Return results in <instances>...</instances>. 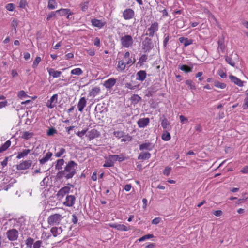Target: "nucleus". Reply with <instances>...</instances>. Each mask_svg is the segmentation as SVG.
<instances>
[{"instance_id": "nucleus-1", "label": "nucleus", "mask_w": 248, "mask_h": 248, "mask_svg": "<svg viewBox=\"0 0 248 248\" xmlns=\"http://www.w3.org/2000/svg\"><path fill=\"white\" fill-rule=\"evenodd\" d=\"M77 164L73 160H70L66 164L64 170H61L57 172L56 178L58 179H61L65 177L66 179L72 178L76 173L75 167Z\"/></svg>"}, {"instance_id": "nucleus-2", "label": "nucleus", "mask_w": 248, "mask_h": 248, "mask_svg": "<svg viewBox=\"0 0 248 248\" xmlns=\"http://www.w3.org/2000/svg\"><path fill=\"white\" fill-rule=\"evenodd\" d=\"M63 217L60 214H54L50 216L47 218V222L50 225H58Z\"/></svg>"}, {"instance_id": "nucleus-3", "label": "nucleus", "mask_w": 248, "mask_h": 248, "mask_svg": "<svg viewBox=\"0 0 248 248\" xmlns=\"http://www.w3.org/2000/svg\"><path fill=\"white\" fill-rule=\"evenodd\" d=\"M120 41L122 46L125 48L131 46L133 44V39L130 35H124L120 38Z\"/></svg>"}, {"instance_id": "nucleus-4", "label": "nucleus", "mask_w": 248, "mask_h": 248, "mask_svg": "<svg viewBox=\"0 0 248 248\" xmlns=\"http://www.w3.org/2000/svg\"><path fill=\"white\" fill-rule=\"evenodd\" d=\"M154 47V44L151 38L146 37L142 42V49L145 53H149Z\"/></svg>"}, {"instance_id": "nucleus-5", "label": "nucleus", "mask_w": 248, "mask_h": 248, "mask_svg": "<svg viewBox=\"0 0 248 248\" xmlns=\"http://www.w3.org/2000/svg\"><path fill=\"white\" fill-rule=\"evenodd\" d=\"M8 239L10 241H14L17 240L19 235L18 231L14 228L9 229L6 232Z\"/></svg>"}, {"instance_id": "nucleus-6", "label": "nucleus", "mask_w": 248, "mask_h": 248, "mask_svg": "<svg viewBox=\"0 0 248 248\" xmlns=\"http://www.w3.org/2000/svg\"><path fill=\"white\" fill-rule=\"evenodd\" d=\"M158 23L155 21L154 23L151 24L150 27L148 29L147 31L148 33L147 32L146 35L152 37L155 35V33L158 31Z\"/></svg>"}, {"instance_id": "nucleus-7", "label": "nucleus", "mask_w": 248, "mask_h": 248, "mask_svg": "<svg viewBox=\"0 0 248 248\" xmlns=\"http://www.w3.org/2000/svg\"><path fill=\"white\" fill-rule=\"evenodd\" d=\"M225 60L228 64L234 67L235 62L239 61V57L237 54L232 53L230 56H226Z\"/></svg>"}, {"instance_id": "nucleus-8", "label": "nucleus", "mask_w": 248, "mask_h": 248, "mask_svg": "<svg viewBox=\"0 0 248 248\" xmlns=\"http://www.w3.org/2000/svg\"><path fill=\"white\" fill-rule=\"evenodd\" d=\"M134 16L135 12L131 8L126 9L123 12V17L125 20H130L134 17Z\"/></svg>"}, {"instance_id": "nucleus-9", "label": "nucleus", "mask_w": 248, "mask_h": 248, "mask_svg": "<svg viewBox=\"0 0 248 248\" xmlns=\"http://www.w3.org/2000/svg\"><path fill=\"white\" fill-rule=\"evenodd\" d=\"M32 163V162L31 160L24 161L16 165V169L19 170L28 169L31 166Z\"/></svg>"}, {"instance_id": "nucleus-10", "label": "nucleus", "mask_w": 248, "mask_h": 248, "mask_svg": "<svg viewBox=\"0 0 248 248\" xmlns=\"http://www.w3.org/2000/svg\"><path fill=\"white\" fill-rule=\"evenodd\" d=\"M109 226L111 228H115L118 231H127L130 229V227H127L124 224H120L117 223H110Z\"/></svg>"}, {"instance_id": "nucleus-11", "label": "nucleus", "mask_w": 248, "mask_h": 248, "mask_svg": "<svg viewBox=\"0 0 248 248\" xmlns=\"http://www.w3.org/2000/svg\"><path fill=\"white\" fill-rule=\"evenodd\" d=\"M75 197L74 195H67L63 204L67 207H72L75 203Z\"/></svg>"}, {"instance_id": "nucleus-12", "label": "nucleus", "mask_w": 248, "mask_h": 248, "mask_svg": "<svg viewBox=\"0 0 248 248\" xmlns=\"http://www.w3.org/2000/svg\"><path fill=\"white\" fill-rule=\"evenodd\" d=\"M116 79L114 78H109L104 81V86L107 89H110L116 84Z\"/></svg>"}, {"instance_id": "nucleus-13", "label": "nucleus", "mask_w": 248, "mask_h": 248, "mask_svg": "<svg viewBox=\"0 0 248 248\" xmlns=\"http://www.w3.org/2000/svg\"><path fill=\"white\" fill-rule=\"evenodd\" d=\"M149 122L150 119L149 118H144L140 119L137 123L139 127L144 128L149 124Z\"/></svg>"}, {"instance_id": "nucleus-14", "label": "nucleus", "mask_w": 248, "mask_h": 248, "mask_svg": "<svg viewBox=\"0 0 248 248\" xmlns=\"http://www.w3.org/2000/svg\"><path fill=\"white\" fill-rule=\"evenodd\" d=\"M99 136V132L95 129H92L91 131L88 132V135H87L90 140L94 139L95 138L98 137Z\"/></svg>"}, {"instance_id": "nucleus-15", "label": "nucleus", "mask_w": 248, "mask_h": 248, "mask_svg": "<svg viewBox=\"0 0 248 248\" xmlns=\"http://www.w3.org/2000/svg\"><path fill=\"white\" fill-rule=\"evenodd\" d=\"M161 119V125L164 129L170 130L171 127L168 120L163 116Z\"/></svg>"}, {"instance_id": "nucleus-16", "label": "nucleus", "mask_w": 248, "mask_h": 248, "mask_svg": "<svg viewBox=\"0 0 248 248\" xmlns=\"http://www.w3.org/2000/svg\"><path fill=\"white\" fill-rule=\"evenodd\" d=\"M147 74L144 70H140L136 74V79L141 82L143 81L146 78Z\"/></svg>"}, {"instance_id": "nucleus-17", "label": "nucleus", "mask_w": 248, "mask_h": 248, "mask_svg": "<svg viewBox=\"0 0 248 248\" xmlns=\"http://www.w3.org/2000/svg\"><path fill=\"white\" fill-rule=\"evenodd\" d=\"M229 78L232 82L234 83L237 86L239 87H242L243 86V81L237 78L236 77L233 75H230L229 76Z\"/></svg>"}, {"instance_id": "nucleus-18", "label": "nucleus", "mask_w": 248, "mask_h": 248, "mask_svg": "<svg viewBox=\"0 0 248 248\" xmlns=\"http://www.w3.org/2000/svg\"><path fill=\"white\" fill-rule=\"evenodd\" d=\"M70 190V188L69 186H64L58 191L57 196L62 198L65 194L69 193Z\"/></svg>"}, {"instance_id": "nucleus-19", "label": "nucleus", "mask_w": 248, "mask_h": 248, "mask_svg": "<svg viewBox=\"0 0 248 248\" xmlns=\"http://www.w3.org/2000/svg\"><path fill=\"white\" fill-rule=\"evenodd\" d=\"M154 148V145L150 142H145L140 145L139 149L140 151L146 150L151 151Z\"/></svg>"}, {"instance_id": "nucleus-20", "label": "nucleus", "mask_w": 248, "mask_h": 248, "mask_svg": "<svg viewBox=\"0 0 248 248\" xmlns=\"http://www.w3.org/2000/svg\"><path fill=\"white\" fill-rule=\"evenodd\" d=\"M86 99L85 97H81L79 99L78 104V107L79 111L82 112L83 111L84 108L86 105Z\"/></svg>"}, {"instance_id": "nucleus-21", "label": "nucleus", "mask_w": 248, "mask_h": 248, "mask_svg": "<svg viewBox=\"0 0 248 248\" xmlns=\"http://www.w3.org/2000/svg\"><path fill=\"white\" fill-rule=\"evenodd\" d=\"M92 25L99 28H102L106 24V22H102L100 20L94 18L91 20Z\"/></svg>"}, {"instance_id": "nucleus-22", "label": "nucleus", "mask_w": 248, "mask_h": 248, "mask_svg": "<svg viewBox=\"0 0 248 248\" xmlns=\"http://www.w3.org/2000/svg\"><path fill=\"white\" fill-rule=\"evenodd\" d=\"M50 231L53 236L56 237L62 232V230L61 227H53L51 228Z\"/></svg>"}, {"instance_id": "nucleus-23", "label": "nucleus", "mask_w": 248, "mask_h": 248, "mask_svg": "<svg viewBox=\"0 0 248 248\" xmlns=\"http://www.w3.org/2000/svg\"><path fill=\"white\" fill-rule=\"evenodd\" d=\"M50 76H52L54 78L60 77L62 72L61 71L55 70L54 69L50 68L48 70Z\"/></svg>"}, {"instance_id": "nucleus-24", "label": "nucleus", "mask_w": 248, "mask_h": 248, "mask_svg": "<svg viewBox=\"0 0 248 248\" xmlns=\"http://www.w3.org/2000/svg\"><path fill=\"white\" fill-rule=\"evenodd\" d=\"M56 12L60 16H64L66 15H73V13L70 11L69 9H61L56 11Z\"/></svg>"}, {"instance_id": "nucleus-25", "label": "nucleus", "mask_w": 248, "mask_h": 248, "mask_svg": "<svg viewBox=\"0 0 248 248\" xmlns=\"http://www.w3.org/2000/svg\"><path fill=\"white\" fill-rule=\"evenodd\" d=\"M52 155L53 154L51 152H47L44 157H43L42 159L39 160L40 164H44L45 163H46L51 158V157L52 156Z\"/></svg>"}, {"instance_id": "nucleus-26", "label": "nucleus", "mask_w": 248, "mask_h": 248, "mask_svg": "<svg viewBox=\"0 0 248 248\" xmlns=\"http://www.w3.org/2000/svg\"><path fill=\"white\" fill-rule=\"evenodd\" d=\"M110 158L113 162L118 161L119 162H122L125 159V157L124 156V155H110Z\"/></svg>"}, {"instance_id": "nucleus-27", "label": "nucleus", "mask_w": 248, "mask_h": 248, "mask_svg": "<svg viewBox=\"0 0 248 248\" xmlns=\"http://www.w3.org/2000/svg\"><path fill=\"white\" fill-rule=\"evenodd\" d=\"M179 40L181 43L184 44L185 47L189 46L193 43V41L191 39H188L185 37H180L179 38Z\"/></svg>"}, {"instance_id": "nucleus-28", "label": "nucleus", "mask_w": 248, "mask_h": 248, "mask_svg": "<svg viewBox=\"0 0 248 248\" xmlns=\"http://www.w3.org/2000/svg\"><path fill=\"white\" fill-rule=\"evenodd\" d=\"M151 155L149 152H142L138 156L139 160H145L151 157Z\"/></svg>"}, {"instance_id": "nucleus-29", "label": "nucleus", "mask_w": 248, "mask_h": 248, "mask_svg": "<svg viewBox=\"0 0 248 248\" xmlns=\"http://www.w3.org/2000/svg\"><path fill=\"white\" fill-rule=\"evenodd\" d=\"M31 152L30 149H24L21 152H19L16 156V158L21 159L27 156Z\"/></svg>"}, {"instance_id": "nucleus-30", "label": "nucleus", "mask_w": 248, "mask_h": 248, "mask_svg": "<svg viewBox=\"0 0 248 248\" xmlns=\"http://www.w3.org/2000/svg\"><path fill=\"white\" fill-rule=\"evenodd\" d=\"M179 68L185 72L188 73L192 72L193 66H192L190 67L188 65L183 64L180 65Z\"/></svg>"}, {"instance_id": "nucleus-31", "label": "nucleus", "mask_w": 248, "mask_h": 248, "mask_svg": "<svg viewBox=\"0 0 248 248\" xmlns=\"http://www.w3.org/2000/svg\"><path fill=\"white\" fill-rule=\"evenodd\" d=\"M130 100L132 104L135 105L137 104L141 100V98L137 94H134L131 97Z\"/></svg>"}, {"instance_id": "nucleus-32", "label": "nucleus", "mask_w": 248, "mask_h": 248, "mask_svg": "<svg viewBox=\"0 0 248 248\" xmlns=\"http://www.w3.org/2000/svg\"><path fill=\"white\" fill-rule=\"evenodd\" d=\"M100 91V89L99 87H94L92 89V90L89 93V95L90 96L93 97H94L96 95H97Z\"/></svg>"}, {"instance_id": "nucleus-33", "label": "nucleus", "mask_w": 248, "mask_h": 248, "mask_svg": "<svg viewBox=\"0 0 248 248\" xmlns=\"http://www.w3.org/2000/svg\"><path fill=\"white\" fill-rule=\"evenodd\" d=\"M11 145L10 140L6 141L1 147H0V153L6 151Z\"/></svg>"}, {"instance_id": "nucleus-34", "label": "nucleus", "mask_w": 248, "mask_h": 248, "mask_svg": "<svg viewBox=\"0 0 248 248\" xmlns=\"http://www.w3.org/2000/svg\"><path fill=\"white\" fill-rule=\"evenodd\" d=\"M64 160L63 159H59L57 160V163L55 165V169L57 170H62V166L63 165Z\"/></svg>"}, {"instance_id": "nucleus-35", "label": "nucleus", "mask_w": 248, "mask_h": 248, "mask_svg": "<svg viewBox=\"0 0 248 248\" xmlns=\"http://www.w3.org/2000/svg\"><path fill=\"white\" fill-rule=\"evenodd\" d=\"M164 40H163V47L164 48L167 47V45L168 44L170 38V36L169 33H165L164 34Z\"/></svg>"}, {"instance_id": "nucleus-36", "label": "nucleus", "mask_w": 248, "mask_h": 248, "mask_svg": "<svg viewBox=\"0 0 248 248\" xmlns=\"http://www.w3.org/2000/svg\"><path fill=\"white\" fill-rule=\"evenodd\" d=\"M140 86V84L133 85L131 83H126L125 84V87L131 90L139 89Z\"/></svg>"}, {"instance_id": "nucleus-37", "label": "nucleus", "mask_w": 248, "mask_h": 248, "mask_svg": "<svg viewBox=\"0 0 248 248\" xmlns=\"http://www.w3.org/2000/svg\"><path fill=\"white\" fill-rule=\"evenodd\" d=\"M114 163L113 161L110 158V156L109 155L108 160L105 161L103 165V167L106 168L113 167L114 166Z\"/></svg>"}, {"instance_id": "nucleus-38", "label": "nucleus", "mask_w": 248, "mask_h": 248, "mask_svg": "<svg viewBox=\"0 0 248 248\" xmlns=\"http://www.w3.org/2000/svg\"><path fill=\"white\" fill-rule=\"evenodd\" d=\"M34 240L33 238L28 237L25 240V245L27 246V247L31 248L32 247V245H33L34 243Z\"/></svg>"}, {"instance_id": "nucleus-39", "label": "nucleus", "mask_w": 248, "mask_h": 248, "mask_svg": "<svg viewBox=\"0 0 248 248\" xmlns=\"http://www.w3.org/2000/svg\"><path fill=\"white\" fill-rule=\"evenodd\" d=\"M33 136V133L29 132L28 131H24L21 136V138L25 140H29L32 138Z\"/></svg>"}, {"instance_id": "nucleus-40", "label": "nucleus", "mask_w": 248, "mask_h": 248, "mask_svg": "<svg viewBox=\"0 0 248 248\" xmlns=\"http://www.w3.org/2000/svg\"><path fill=\"white\" fill-rule=\"evenodd\" d=\"M65 153V149L63 148H61L59 149V151L55 153L54 155L56 157H60Z\"/></svg>"}, {"instance_id": "nucleus-41", "label": "nucleus", "mask_w": 248, "mask_h": 248, "mask_svg": "<svg viewBox=\"0 0 248 248\" xmlns=\"http://www.w3.org/2000/svg\"><path fill=\"white\" fill-rule=\"evenodd\" d=\"M147 59L148 56L147 55L142 54L139 59L138 64H140L141 66L144 62L147 61Z\"/></svg>"}, {"instance_id": "nucleus-42", "label": "nucleus", "mask_w": 248, "mask_h": 248, "mask_svg": "<svg viewBox=\"0 0 248 248\" xmlns=\"http://www.w3.org/2000/svg\"><path fill=\"white\" fill-rule=\"evenodd\" d=\"M170 138V134L167 131H165L162 135V139L164 141H169Z\"/></svg>"}, {"instance_id": "nucleus-43", "label": "nucleus", "mask_w": 248, "mask_h": 248, "mask_svg": "<svg viewBox=\"0 0 248 248\" xmlns=\"http://www.w3.org/2000/svg\"><path fill=\"white\" fill-rule=\"evenodd\" d=\"M57 7V3L55 0H48L47 7L49 9H54Z\"/></svg>"}, {"instance_id": "nucleus-44", "label": "nucleus", "mask_w": 248, "mask_h": 248, "mask_svg": "<svg viewBox=\"0 0 248 248\" xmlns=\"http://www.w3.org/2000/svg\"><path fill=\"white\" fill-rule=\"evenodd\" d=\"M214 85L215 87L220 89H224L226 86V85L225 83H221L217 80H215L214 81Z\"/></svg>"}, {"instance_id": "nucleus-45", "label": "nucleus", "mask_w": 248, "mask_h": 248, "mask_svg": "<svg viewBox=\"0 0 248 248\" xmlns=\"http://www.w3.org/2000/svg\"><path fill=\"white\" fill-rule=\"evenodd\" d=\"M218 50H221V51H223L225 48V45L223 43V39H219L218 41Z\"/></svg>"}, {"instance_id": "nucleus-46", "label": "nucleus", "mask_w": 248, "mask_h": 248, "mask_svg": "<svg viewBox=\"0 0 248 248\" xmlns=\"http://www.w3.org/2000/svg\"><path fill=\"white\" fill-rule=\"evenodd\" d=\"M186 84L188 85L191 90H195L196 86L193 81L190 79L186 80L185 82Z\"/></svg>"}, {"instance_id": "nucleus-47", "label": "nucleus", "mask_w": 248, "mask_h": 248, "mask_svg": "<svg viewBox=\"0 0 248 248\" xmlns=\"http://www.w3.org/2000/svg\"><path fill=\"white\" fill-rule=\"evenodd\" d=\"M71 73L73 75H76L79 76V75H81L82 74L83 71H82V70L80 68H75V69H73L71 71Z\"/></svg>"}, {"instance_id": "nucleus-48", "label": "nucleus", "mask_w": 248, "mask_h": 248, "mask_svg": "<svg viewBox=\"0 0 248 248\" xmlns=\"http://www.w3.org/2000/svg\"><path fill=\"white\" fill-rule=\"evenodd\" d=\"M89 3V1H87L80 4V7L82 11H85L88 9Z\"/></svg>"}, {"instance_id": "nucleus-49", "label": "nucleus", "mask_w": 248, "mask_h": 248, "mask_svg": "<svg viewBox=\"0 0 248 248\" xmlns=\"http://www.w3.org/2000/svg\"><path fill=\"white\" fill-rule=\"evenodd\" d=\"M154 237V236L153 234H148L145 235L141 237V238H140L139 239V242L143 241H144V240H145L146 239L153 238Z\"/></svg>"}, {"instance_id": "nucleus-50", "label": "nucleus", "mask_w": 248, "mask_h": 248, "mask_svg": "<svg viewBox=\"0 0 248 248\" xmlns=\"http://www.w3.org/2000/svg\"><path fill=\"white\" fill-rule=\"evenodd\" d=\"M41 58L40 57L37 56L36 57L35 59L33 61L32 67L33 68H35L37 67L38 66L39 63L41 62Z\"/></svg>"}, {"instance_id": "nucleus-51", "label": "nucleus", "mask_w": 248, "mask_h": 248, "mask_svg": "<svg viewBox=\"0 0 248 248\" xmlns=\"http://www.w3.org/2000/svg\"><path fill=\"white\" fill-rule=\"evenodd\" d=\"M124 133L123 131H117L113 132V135L117 138H121L124 137Z\"/></svg>"}, {"instance_id": "nucleus-52", "label": "nucleus", "mask_w": 248, "mask_h": 248, "mask_svg": "<svg viewBox=\"0 0 248 248\" xmlns=\"http://www.w3.org/2000/svg\"><path fill=\"white\" fill-rule=\"evenodd\" d=\"M58 14L57 13L55 12H50L47 16L46 17V20L49 21L52 18H55L56 17V14Z\"/></svg>"}, {"instance_id": "nucleus-53", "label": "nucleus", "mask_w": 248, "mask_h": 248, "mask_svg": "<svg viewBox=\"0 0 248 248\" xmlns=\"http://www.w3.org/2000/svg\"><path fill=\"white\" fill-rule=\"evenodd\" d=\"M103 108V106L101 104H98L96 106L94 111L96 113H102L103 112L102 108Z\"/></svg>"}, {"instance_id": "nucleus-54", "label": "nucleus", "mask_w": 248, "mask_h": 248, "mask_svg": "<svg viewBox=\"0 0 248 248\" xmlns=\"http://www.w3.org/2000/svg\"><path fill=\"white\" fill-rule=\"evenodd\" d=\"M171 170V168L169 166H167L163 171V173L164 175L169 176L170 172Z\"/></svg>"}, {"instance_id": "nucleus-55", "label": "nucleus", "mask_w": 248, "mask_h": 248, "mask_svg": "<svg viewBox=\"0 0 248 248\" xmlns=\"http://www.w3.org/2000/svg\"><path fill=\"white\" fill-rule=\"evenodd\" d=\"M57 99H58V94H55L52 96H51L50 99L48 101V102L54 103L55 104H57Z\"/></svg>"}, {"instance_id": "nucleus-56", "label": "nucleus", "mask_w": 248, "mask_h": 248, "mask_svg": "<svg viewBox=\"0 0 248 248\" xmlns=\"http://www.w3.org/2000/svg\"><path fill=\"white\" fill-rule=\"evenodd\" d=\"M125 63L123 61H120L118 62V68L121 69V70H124L125 68Z\"/></svg>"}, {"instance_id": "nucleus-57", "label": "nucleus", "mask_w": 248, "mask_h": 248, "mask_svg": "<svg viewBox=\"0 0 248 248\" xmlns=\"http://www.w3.org/2000/svg\"><path fill=\"white\" fill-rule=\"evenodd\" d=\"M57 131L54 128H49L47 132V134L48 136H53L54 134L57 133Z\"/></svg>"}, {"instance_id": "nucleus-58", "label": "nucleus", "mask_w": 248, "mask_h": 248, "mask_svg": "<svg viewBox=\"0 0 248 248\" xmlns=\"http://www.w3.org/2000/svg\"><path fill=\"white\" fill-rule=\"evenodd\" d=\"M6 8L8 11H13L15 9V5L13 3H9L6 5Z\"/></svg>"}, {"instance_id": "nucleus-59", "label": "nucleus", "mask_w": 248, "mask_h": 248, "mask_svg": "<svg viewBox=\"0 0 248 248\" xmlns=\"http://www.w3.org/2000/svg\"><path fill=\"white\" fill-rule=\"evenodd\" d=\"M217 74L222 78H225L227 77V74L226 72H224L222 69H219L217 71Z\"/></svg>"}, {"instance_id": "nucleus-60", "label": "nucleus", "mask_w": 248, "mask_h": 248, "mask_svg": "<svg viewBox=\"0 0 248 248\" xmlns=\"http://www.w3.org/2000/svg\"><path fill=\"white\" fill-rule=\"evenodd\" d=\"M18 22L17 19H14L12 22V25L14 28V31L16 32V27H17Z\"/></svg>"}, {"instance_id": "nucleus-61", "label": "nucleus", "mask_w": 248, "mask_h": 248, "mask_svg": "<svg viewBox=\"0 0 248 248\" xmlns=\"http://www.w3.org/2000/svg\"><path fill=\"white\" fill-rule=\"evenodd\" d=\"M42 242L41 240H38L34 242L33 245V248H40Z\"/></svg>"}, {"instance_id": "nucleus-62", "label": "nucleus", "mask_w": 248, "mask_h": 248, "mask_svg": "<svg viewBox=\"0 0 248 248\" xmlns=\"http://www.w3.org/2000/svg\"><path fill=\"white\" fill-rule=\"evenodd\" d=\"M48 177L46 176L45 177L43 180L40 182L41 186H44L45 185H47V183H48Z\"/></svg>"}, {"instance_id": "nucleus-63", "label": "nucleus", "mask_w": 248, "mask_h": 248, "mask_svg": "<svg viewBox=\"0 0 248 248\" xmlns=\"http://www.w3.org/2000/svg\"><path fill=\"white\" fill-rule=\"evenodd\" d=\"M18 96L20 98H23L27 97L28 95L26 94V93L23 90H22L19 92L18 93Z\"/></svg>"}, {"instance_id": "nucleus-64", "label": "nucleus", "mask_w": 248, "mask_h": 248, "mask_svg": "<svg viewBox=\"0 0 248 248\" xmlns=\"http://www.w3.org/2000/svg\"><path fill=\"white\" fill-rule=\"evenodd\" d=\"M243 108L244 109L248 108V96L244 99V103L243 105Z\"/></svg>"}]
</instances>
